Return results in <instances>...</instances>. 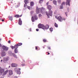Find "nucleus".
<instances>
[{"label": "nucleus", "instance_id": "obj_1", "mask_svg": "<svg viewBox=\"0 0 78 78\" xmlns=\"http://www.w3.org/2000/svg\"><path fill=\"white\" fill-rule=\"evenodd\" d=\"M47 8L49 9V13H48L47 12H46V14L48 18H50V16H52V11L51 10V9L52 8L51 6L50 5H48L47 6Z\"/></svg>", "mask_w": 78, "mask_h": 78}, {"label": "nucleus", "instance_id": "obj_2", "mask_svg": "<svg viewBox=\"0 0 78 78\" xmlns=\"http://www.w3.org/2000/svg\"><path fill=\"white\" fill-rule=\"evenodd\" d=\"M36 12L37 14H39L41 12L42 14H44L45 13V9L43 7L38 8V7H37Z\"/></svg>", "mask_w": 78, "mask_h": 78}, {"label": "nucleus", "instance_id": "obj_3", "mask_svg": "<svg viewBox=\"0 0 78 78\" xmlns=\"http://www.w3.org/2000/svg\"><path fill=\"white\" fill-rule=\"evenodd\" d=\"M57 19L58 20L59 22H62L63 20H66V19L64 18H62L61 16H58V18Z\"/></svg>", "mask_w": 78, "mask_h": 78}, {"label": "nucleus", "instance_id": "obj_4", "mask_svg": "<svg viewBox=\"0 0 78 78\" xmlns=\"http://www.w3.org/2000/svg\"><path fill=\"white\" fill-rule=\"evenodd\" d=\"M37 16L35 15L34 16H32L31 20L32 22H34V20H37Z\"/></svg>", "mask_w": 78, "mask_h": 78}, {"label": "nucleus", "instance_id": "obj_5", "mask_svg": "<svg viewBox=\"0 0 78 78\" xmlns=\"http://www.w3.org/2000/svg\"><path fill=\"white\" fill-rule=\"evenodd\" d=\"M2 48L3 50H5V51H8L9 48L3 45L2 46Z\"/></svg>", "mask_w": 78, "mask_h": 78}, {"label": "nucleus", "instance_id": "obj_6", "mask_svg": "<svg viewBox=\"0 0 78 78\" xmlns=\"http://www.w3.org/2000/svg\"><path fill=\"white\" fill-rule=\"evenodd\" d=\"M44 26V25L43 24L40 23L38 25V28H42V29H43Z\"/></svg>", "mask_w": 78, "mask_h": 78}, {"label": "nucleus", "instance_id": "obj_7", "mask_svg": "<svg viewBox=\"0 0 78 78\" xmlns=\"http://www.w3.org/2000/svg\"><path fill=\"white\" fill-rule=\"evenodd\" d=\"M49 28V26L48 25H46L45 26L44 25V27H43V30H48Z\"/></svg>", "mask_w": 78, "mask_h": 78}, {"label": "nucleus", "instance_id": "obj_8", "mask_svg": "<svg viewBox=\"0 0 78 78\" xmlns=\"http://www.w3.org/2000/svg\"><path fill=\"white\" fill-rule=\"evenodd\" d=\"M65 3H66V2H63L62 3V5L60 6V9H63V8H64L63 6L65 5Z\"/></svg>", "mask_w": 78, "mask_h": 78}, {"label": "nucleus", "instance_id": "obj_9", "mask_svg": "<svg viewBox=\"0 0 78 78\" xmlns=\"http://www.w3.org/2000/svg\"><path fill=\"white\" fill-rule=\"evenodd\" d=\"M4 72H5V69L0 67V73L2 74Z\"/></svg>", "mask_w": 78, "mask_h": 78}, {"label": "nucleus", "instance_id": "obj_10", "mask_svg": "<svg viewBox=\"0 0 78 78\" xmlns=\"http://www.w3.org/2000/svg\"><path fill=\"white\" fill-rule=\"evenodd\" d=\"M11 66L12 67H16L17 66V64L15 63H12Z\"/></svg>", "mask_w": 78, "mask_h": 78}, {"label": "nucleus", "instance_id": "obj_11", "mask_svg": "<svg viewBox=\"0 0 78 78\" xmlns=\"http://www.w3.org/2000/svg\"><path fill=\"white\" fill-rule=\"evenodd\" d=\"M19 24L20 25H22V20H21V18H20L19 20Z\"/></svg>", "mask_w": 78, "mask_h": 78}, {"label": "nucleus", "instance_id": "obj_12", "mask_svg": "<svg viewBox=\"0 0 78 78\" xmlns=\"http://www.w3.org/2000/svg\"><path fill=\"white\" fill-rule=\"evenodd\" d=\"M2 56H6V52L2 51L1 53Z\"/></svg>", "mask_w": 78, "mask_h": 78}, {"label": "nucleus", "instance_id": "obj_13", "mask_svg": "<svg viewBox=\"0 0 78 78\" xmlns=\"http://www.w3.org/2000/svg\"><path fill=\"white\" fill-rule=\"evenodd\" d=\"M70 0H66V5H69V6H70Z\"/></svg>", "mask_w": 78, "mask_h": 78}, {"label": "nucleus", "instance_id": "obj_14", "mask_svg": "<svg viewBox=\"0 0 78 78\" xmlns=\"http://www.w3.org/2000/svg\"><path fill=\"white\" fill-rule=\"evenodd\" d=\"M8 61V58H4L3 59V62H5L6 61Z\"/></svg>", "mask_w": 78, "mask_h": 78}, {"label": "nucleus", "instance_id": "obj_15", "mask_svg": "<svg viewBox=\"0 0 78 78\" xmlns=\"http://www.w3.org/2000/svg\"><path fill=\"white\" fill-rule=\"evenodd\" d=\"M27 7L28 6H27V4H25L24 5V8H23V9H24V10H25V9H26L27 8Z\"/></svg>", "mask_w": 78, "mask_h": 78}, {"label": "nucleus", "instance_id": "obj_16", "mask_svg": "<svg viewBox=\"0 0 78 78\" xmlns=\"http://www.w3.org/2000/svg\"><path fill=\"white\" fill-rule=\"evenodd\" d=\"M22 16V15H21L20 16L19 15H16L14 16L15 17H16V18H18L19 17H21Z\"/></svg>", "mask_w": 78, "mask_h": 78}, {"label": "nucleus", "instance_id": "obj_17", "mask_svg": "<svg viewBox=\"0 0 78 78\" xmlns=\"http://www.w3.org/2000/svg\"><path fill=\"white\" fill-rule=\"evenodd\" d=\"M8 54H9V55H10V56H12V55H13V54L14 53H12V51H9L8 52Z\"/></svg>", "mask_w": 78, "mask_h": 78}, {"label": "nucleus", "instance_id": "obj_18", "mask_svg": "<svg viewBox=\"0 0 78 78\" xmlns=\"http://www.w3.org/2000/svg\"><path fill=\"white\" fill-rule=\"evenodd\" d=\"M12 56H13V57H15V58H16V59H17V55H16V54L14 53H13L12 55Z\"/></svg>", "mask_w": 78, "mask_h": 78}, {"label": "nucleus", "instance_id": "obj_19", "mask_svg": "<svg viewBox=\"0 0 78 78\" xmlns=\"http://www.w3.org/2000/svg\"><path fill=\"white\" fill-rule=\"evenodd\" d=\"M24 3H25V4H27V3H29V0H25Z\"/></svg>", "mask_w": 78, "mask_h": 78}, {"label": "nucleus", "instance_id": "obj_20", "mask_svg": "<svg viewBox=\"0 0 78 78\" xmlns=\"http://www.w3.org/2000/svg\"><path fill=\"white\" fill-rule=\"evenodd\" d=\"M14 52L15 53H17L18 52L17 49H15L14 50Z\"/></svg>", "mask_w": 78, "mask_h": 78}, {"label": "nucleus", "instance_id": "obj_21", "mask_svg": "<svg viewBox=\"0 0 78 78\" xmlns=\"http://www.w3.org/2000/svg\"><path fill=\"white\" fill-rule=\"evenodd\" d=\"M12 74V71L11 70H10L9 71V75H11Z\"/></svg>", "mask_w": 78, "mask_h": 78}, {"label": "nucleus", "instance_id": "obj_22", "mask_svg": "<svg viewBox=\"0 0 78 78\" xmlns=\"http://www.w3.org/2000/svg\"><path fill=\"white\" fill-rule=\"evenodd\" d=\"M8 70H7L3 74V75H5L6 74V73H8Z\"/></svg>", "mask_w": 78, "mask_h": 78}, {"label": "nucleus", "instance_id": "obj_23", "mask_svg": "<svg viewBox=\"0 0 78 78\" xmlns=\"http://www.w3.org/2000/svg\"><path fill=\"white\" fill-rule=\"evenodd\" d=\"M30 6H33L34 5V2H31L30 3Z\"/></svg>", "mask_w": 78, "mask_h": 78}, {"label": "nucleus", "instance_id": "obj_24", "mask_svg": "<svg viewBox=\"0 0 78 78\" xmlns=\"http://www.w3.org/2000/svg\"><path fill=\"white\" fill-rule=\"evenodd\" d=\"M14 47H15V48H16V49H17V48H18V46L17 44L15 45H14Z\"/></svg>", "mask_w": 78, "mask_h": 78}, {"label": "nucleus", "instance_id": "obj_25", "mask_svg": "<svg viewBox=\"0 0 78 78\" xmlns=\"http://www.w3.org/2000/svg\"><path fill=\"white\" fill-rule=\"evenodd\" d=\"M22 45V44L21 43H20L18 44H17V45H18V46L19 47V46H21V45Z\"/></svg>", "mask_w": 78, "mask_h": 78}, {"label": "nucleus", "instance_id": "obj_26", "mask_svg": "<svg viewBox=\"0 0 78 78\" xmlns=\"http://www.w3.org/2000/svg\"><path fill=\"white\" fill-rule=\"evenodd\" d=\"M9 20H11V21H12V17L9 16Z\"/></svg>", "mask_w": 78, "mask_h": 78}, {"label": "nucleus", "instance_id": "obj_27", "mask_svg": "<svg viewBox=\"0 0 78 78\" xmlns=\"http://www.w3.org/2000/svg\"><path fill=\"white\" fill-rule=\"evenodd\" d=\"M17 74H19V75H20L21 73L20 72V71L17 70Z\"/></svg>", "mask_w": 78, "mask_h": 78}, {"label": "nucleus", "instance_id": "obj_28", "mask_svg": "<svg viewBox=\"0 0 78 78\" xmlns=\"http://www.w3.org/2000/svg\"><path fill=\"white\" fill-rule=\"evenodd\" d=\"M53 3L54 5H56V1H53Z\"/></svg>", "mask_w": 78, "mask_h": 78}, {"label": "nucleus", "instance_id": "obj_29", "mask_svg": "<svg viewBox=\"0 0 78 78\" xmlns=\"http://www.w3.org/2000/svg\"><path fill=\"white\" fill-rule=\"evenodd\" d=\"M53 29L52 28V27H51V28H50V31H51V32H52V31H53Z\"/></svg>", "mask_w": 78, "mask_h": 78}, {"label": "nucleus", "instance_id": "obj_30", "mask_svg": "<svg viewBox=\"0 0 78 78\" xmlns=\"http://www.w3.org/2000/svg\"><path fill=\"white\" fill-rule=\"evenodd\" d=\"M11 48H12V49H14V48H15V46H10Z\"/></svg>", "mask_w": 78, "mask_h": 78}, {"label": "nucleus", "instance_id": "obj_31", "mask_svg": "<svg viewBox=\"0 0 78 78\" xmlns=\"http://www.w3.org/2000/svg\"><path fill=\"white\" fill-rule=\"evenodd\" d=\"M55 27H56L57 28L58 27V24H57L56 23H55Z\"/></svg>", "mask_w": 78, "mask_h": 78}, {"label": "nucleus", "instance_id": "obj_32", "mask_svg": "<svg viewBox=\"0 0 78 78\" xmlns=\"http://www.w3.org/2000/svg\"><path fill=\"white\" fill-rule=\"evenodd\" d=\"M58 3H61V0H58Z\"/></svg>", "mask_w": 78, "mask_h": 78}, {"label": "nucleus", "instance_id": "obj_33", "mask_svg": "<svg viewBox=\"0 0 78 78\" xmlns=\"http://www.w3.org/2000/svg\"><path fill=\"white\" fill-rule=\"evenodd\" d=\"M27 8H28V9H30V7L27 6Z\"/></svg>", "mask_w": 78, "mask_h": 78}, {"label": "nucleus", "instance_id": "obj_34", "mask_svg": "<svg viewBox=\"0 0 78 78\" xmlns=\"http://www.w3.org/2000/svg\"><path fill=\"white\" fill-rule=\"evenodd\" d=\"M15 71H17V68H16L14 69Z\"/></svg>", "mask_w": 78, "mask_h": 78}, {"label": "nucleus", "instance_id": "obj_35", "mask_svg": "<svg viewBox=\"0 0 78 78\" xmlns=\"http://www.w3.org/2000/svg\"><path fill=\"white\" fill-rule=\"evenodd\" d=\"M41 1H42V0H40V1H39V3H42V2H41Z\"/></svg>", "mask_w": 78, "mask_h": 78}, {"label": "nucleus", "instance_id": "obj_36", "mask_svg": "<svg viewBox=\"0 0 78 78\" xmlns=\"http://www.w3.org/2000/svg\"><path fill=\"white\" fill-rule=\"evenodd\" d=\"M41 16H42V15L41 14H40L39 15V17H41Z\"/></svg>", "mask_w": 78, "mask_h": 78}, {"label": "nucleus", "instance_id": "obj_37", "mask_svg": "<svg viewBox=\"0 0 78 78\" xmlns=\"http://www.w3.org/2000/svg\"><path fill=\"white\" fill-rule=\"evenodd\" d=\"M43 41L44 42H45L47 41L45 39H43Z\"/></svg>", "mask_w": 78, "mask_h": 78}, {"label": "nucleus", "instance_id": "obj_38", "mask_svg": "<svg viewBox=\"0 0 78 78\" xmlns=\"http://www.w3.org/2000/svg\"><path fill=\"white\" fill-rule=\"evenodd\" d=\"M8 43H9V44H11V41H8Z\"/></svg>", "mask_w": 78, "mask_h": 78}, {"label": "nucleus", "instance_id": "obj_39", "mask_svg": "<svg viewBox=\"0 0 78 78\" xmlns=\"http://www.w3.org/2000/svg\"><path fill=\"white\" fill-rule=\"evenodd\" d=\"M48 49H49V50H51V48L50 47H48Z\"/></svg>", "mask_w": 78, "mask_h": 78}, {"label": "nucleus", "instance_id": "obj_40", "mask_svg": "<svg viewBox=\"0 0 78 78\" xmlns=\"http://www.w3.org/2000/svg\"><path fill=\"white\" fill-rule=\"evenodd\" d=\"M21 66H25V64H23L21 65Z\"/></svg>", "mask_w": 78, "mask_h": 78}, {"label": "nucleus", "instance_id": "obj_41", "mask_svg": "<svg viewBox=\"0 0 78 78\" xmlns=\"http://www.w3.org/2000/svg\"><path fill=\"white\" fill-rule=\"evenodd\" d=\"M38 47V46H36L35 47V49H36V50H37V47Z\"/></svg>", "mask_w": 78, "mask_h": 78}, {"label": "nucleus", "instance_id": "obj_42", "mask_svg": "<svg viewBox=\"0 0 78 78\" xmlns=\"http://www.w3.org/2000/svg\"><path fill=\"white\" fill-rule=\"evenodd\" d=\"M36 31H39V29H36Z\"/></svg>", "mask_w": 78, "mask_h": 78}, {"label": "nucleus", "instance_id": "obj_43", "mask_svg": "<svg viewBox=\"0 0 78 78\" xmlns=\"http://www.w3.org/2000/svg\"><path fill=\"white\" fill-rule=\"evenodd\" d=\"M68 12H65V14H66V16H67V14Z\"/></svg>", "mask_w": 78, "mask_h": 78}, {"label": "nucleus", "instance_id": "obj_44", "mask_svg": "<svg viewBox=\"0 0 78 78\" xmlns=\"http://www.w3.org/2000/svg\"><path fill=\"white\" fill-rule=\"evenodd\" d=\"M30 31H31V28H30Z\"/></svg>", "mask_w": 78, "mask_h": 78}, {"label": "nucleus", "instance_id": "obj_45", "mask_svg": "<svg viewBox=\"0 0 78 78\" xmlns=\"http://www.w3.org/2000/svg\"><path fill=\"white\" fill-rule=\"evenodd\" d=\"M46 5H48V2L47 3Z\"/></svg>", "mask_w": 78, "mask_h": 78}, {"label": "nucleus", "instance_id": "obj_46", "mask_svg": "<svg viewBox=\"0 0 78 78\" xmlns=\"http://www.w3.org/2000/svg\"><path fill=\"white\" fill-rule=\"evenodd\" d=\"M2 47V44H0V47Z\"/></svg>", "mask_w": 78, "mask_h": 78}, {"label": "nucleus", "instance_id": "obj_47", "mask_svg": "<svg viewBox=\"0 0 78 78\" xmlns=\"http://www.w3.org/2000/svg\"><path fill=\"white\" fill-rule=\"evenodd\" d=\"M18 70H20H20H21L20 68H19Z\"/></svg>", "mask_w": 78, "mask_h": 78}, {"label": "nucleus", "instance_id": "obj_48", "mask_svg": "<svg viewBox=\"0 0 78 78\" xmlns=\"http://www.w3.org/2000/svg\"><path fill=\"white\" fill-rule=\"evenodd\" d=\"M55 18L56 19H58V17H57V16H55Z\"/></svg>", "mask_w": 78, "mask_h": 78}, {"label": "nucleus", "instance_id": "obj_49", "mask_svg": "<svg viewBox=\"0 0 78 78\" xmlns=\"http://www.w3.org/2000/svg\"><path fill=\"white\" fill-rule=\"evenodd\" d=\"M2 61H3V60L2 59H1V62H2Z\"/></svg>", "mask_w": 78, "mask_h": 78}, {"label": "nucleus", "instance_id": "obj_50", "mask_svg": "<svg viewBox=\"0 0 78 78\" xmlns=\"http://www.w3.org/2000/svg\"><path fill=\"white\" fill-rule=\"evenodd\" d=\"M2 22H3L4 21V20H2Z\"/></svg>", "mask_w": 78, "mask_h": 78}, {"label": "nucleus", "instance_id": "obj_51", "mask_svg": "<svg viewBox=\"0 0 78 78\" xmlns=\"http://www.w3.org/2000/svg\"><path fill=\"white\" fill-rule=\"evenodd\" d=\"M41 0V2H43V0Z\"/></svg>", "mask_w": 78, "mask_h": 78}, {"label": "nucleus", "instance_id": "obj_52", "mask_svg": "<svg viewBox=\"0 0 78 78\" xmlns=\"http://www.w3.org/2000/svg\"><path fill=\"white\" fill-rule=\"evenodd\" d=\"M2 20V18H0V21Z\"/></svg>", "mask_w": 78, "mask_h": 78}, {"label": "nucleus", "instance_id": "obj_53", "mask_svg": "<svg viewBox=\"0 0 78 78\" xmlns=\"http://www.w3.org/2000/svg\"><path fill=\"white\" fill-rule=\"evenodd\" d=\"M48 55H50V53H48Z\"/></svg>", "mask_w": 78, "mask_h": 78}, {"label": "nucleus", "instance_id": "obj_54", "mask_svg": "<svg viewBox=\"0 0 78 78\" xmlns=\"http://www.w3.org/2000/svg\"><path fill=\"white\" fill-rule=\"evenodd\" d=\"M33 12V11H32L31 12V13H32L31 12Z\"/></svg>", "mask_w": 78, "mask_h": 78}, {"label": "nucleus", "instance_id": "obj_55", "mask_svg": "<svg viewBox=\"0 0 78 78\" xmlns=\"http://www.w3.org/2000/svg\"><path fill=\"white\" fill-rule=\"evenodd\" d=\"M1 39H0V41H1Z\"/></svg>", "mask_w": 78, "mask_h": 78}, {"label": "nucleus", "instance_id": "obj_56", "mask_svg": "<svg viewBox=\"0 0 78 78\" xmlns=\"http://www.w3.org/2000/svg\"><path fill=\"white\" fill-rule=\"evenodd\" d=\"M50 0L51 1H52V0Z\"/></svg>", "mask_w": 78, "mask_h": 78}, {"label": "nucleus", "instance_id": "obj_57", "mask_svg": "<svg viewBox=\"0 0 78 78\" xmlns=\"http://www.w3.org/2000/svg\"><path fill=\"white\" fill-rule=\"evenodd\" d=\"M45 48L44 47H43V48Z\"/></svg>", "mask_w": 78, "mask_h": 78}, {"label": "nucleus", "instance_id": "obj_58", "mask_svg": "<svg viewBox=\"0 0 78 78\" xmlns=\"http://www.w3.org/2000/svg\"><path fill=\"white\" fill-rule=\"evenodd\" d=\"M9 67H10V66H9Z\"/></svg>", "mask_w": 78, "mask_h": 78}, {"label": "nucleus", "instance_id": "obj_59", "mask_svg": "<svg viewBox=\"0 0 78 78\" xmlns=\"http://www.w3.org/2000/svg\"><path fill=\"white\" fill-rule=\"evenodd\" d=\"M47 53H48V52H47Z\"/></svg>", "mask_w": 78, "mask_h": 78}]
</instances>
